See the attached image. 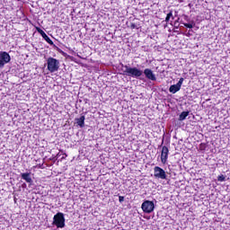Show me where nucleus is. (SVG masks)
<instances>
[{
    "label": "nucleus",
    "mask_w": 230,
    "mask_h": 230,
    "mask_svg": "<svg viewBox=\"0 0 230 230\" xmlns=\"http://www.w3.org/2000/svg\"><path fill=\"white\" fill-rule=\"evenodd\" d=\"M180 19L178 18L175 22L174 24H177V22H179Z\"/></svg>",
    "instance_id": "aec40b11"
},
{
    "label": "nucleus",
    "mask_w": 230,
    "mask_h": 230,
    "mask_svg": "<svg viewBox=\"0 0 230 230\" xmlns=\"http://www.w3.org/2000/svg\"><path fill=\"white\" fill-rule=\"evenodd\" d=\"M119 201L120 202V204H121L122 202H125V197L119 196Z\"/></svg>",
    "instance_id": "a211bd4d"
},
{
    "label": "nucleus",
    "mask_w": 230,
    "mask_h": 230,
    "mask_svg": "<svg viewBox=\"0 0 230 230\" xmlns=\"http://www.w3.org/2000/svg\"><path fill=\"white\" fill-rule=\"evenodd\" d=\"M38 33H40V35H41V37H44L46 35V32H44V31H42V29L37 27L36 28Z\"/></svg>",
    "instance_id": "f3484780"
},
{
    "label": "nucleus",
    "mask_w": 230,
    "mask_h": 230,
    "mask_svg": "<svg viewBox=\"0 0 230 230\" xmlns=\"http://www.w3.org/2000/svg\"><path fill=\"white\" fill-rule=\"evenodd\" d=\"M125 71L127 76H131V78H139V76L143 75V72L141 69L137 67H130L128 66H125Z\"/></svg>",
    "instance_id": "7ed1b4c3"
},
{
    "label": "nucleus",
    "mask_w": 230,
    "mask_h": 230,
    "mask_svg": "<svg viewBox=\"0 0 230 230\" xmlns=\"http://www.w3.org/2000/svg\"><path fill=\"white\" fill-rule=\"evenodd\" d=\"M154 175H155V179H162L163 181H164V179H166V172L164 171V169H163L159 166H155L154 168Z\"/></svg>",
    "instance_id": "423d86ee"
},
{
    "label": "nucleus",
    "mask_w": 230,
    "mask_h": 230,
    "mask_svg": "<svg viewBox=\"0 0 230 230\" xmlns=\"http://www.w3.org/2000/svg\"><path fill=\"white\" fill-rule=\"evenodd\" d=\"M168 154H170V150L166 146H164L162 147V152H161V163L164 164L168 161Z\"/></svg>",
    "instance_id": "6e6552de"
},
{
    "label": "nucleus",
    "mask_w": 230,
    "mask_h": 230,
    "mask_svg": "<svg viewBox=\"0 0 230 230\" xmlns=\"http://www.w3.org/2000/svg\"><path fill=\"white\" fill-rule=\"evenodd\" d=\"M188 116H190V111H182L179 116V120L184 121V119H186V118H188Z\"/></svg>",
    "instance_id": "f8f14e48"
},
{
    "label": "nucleus",
    "mask_w": 230,
    "mask_h": 230,
    "mask_svg": "<svg viewBox=\"0 0 230 230\" xmlns=\"http://www.w3.org/2000/svg\"><path fill=\"white\" fill-rule=\"evenodd\" d=\"M131 28H136V24H132V25H131Z\"/></svg>",
    "instance_id": "412c9836"
},
{
    "label": "nucleus",
    "mask_w": 230,
    "mask_h": 230,
    "mask_svg": "<svg viewBox=\"0 0 230 230\" xmlns=\"http://www.w3.org/2000/svg\"><path fill=\"white\" fill-rule=\"evenodd\" d=\"M52 226H56L58 229H64V227H66V217H64V213L58 212L54 216Z\"/></svg>",
    "instance_id": "f257e3e1"
},
{
    "label": "nucleus",
    "mask_w": 230,
    "mask_h": 230,
    "mask_svg": "<svg viewBox=\"0 0 230 230\" xmlns=\"http://www.w3.org/2000/svg\"><path fill=\"white\" fill-rule=\"evenodd\" d=\"M184 82V78H180L179 82L176 84H172L169 88V93L175 94V93H179L181 91V87H182V83Z\"/></svg>",
    "instance_id": "0eeeda50"
},
{
    "label": "nucleus",
    "mask_w": 230,
    "mask_h": 230,
    "mask_svg": "<svg viewBox=\"0 0 230 230\" xmlns=\"http://www.w3.org/2000/svg\"><path fill=\"white\" fill-rule=\"evenodd\" d=\"M183 19H184V21H187V22L190 21V17L186 14L183 15Z\"/></svg>",
    "instance_id": "6ab92c4d"
},
{
    "label": "nucleus",
    "mask_w": 230,
    "mask_h": 230,
    "mask_svg": "<svg viewBox=\"0 0 230 230\" xmlns=\"http://www.w3.org/2000/svg\"><path fill=\"white\" fill-rule=\"evenodd\" d=\"M22 188H26V183H23V184H22Z\"/></svg>",
    "instance_id": "4be33fe9"
},
{
    "label": "nucleus",
    "mask_w": 230,
    "mask_h": 230,
    "mask_svg": "<svg viewBox=\"0 0 230 230\" xmlns=\"http://www.w3.org/2000/svg\"><path fill=\"white\" fill-rule=\"evenodd\" d=\"M21 177L23 179V181H27L28 184L33 183V180L31 179V172H22Z\"/></svg>",
    "instance_id": "9d476101"
},
{
    "label": "nucleus",
    "mask_w": 230,
    "mask_h": 230,
    "mask_svg": "<svg viewBox=\"0 0 230 230\" xmlns=\"http://www.w3.org/2000/svg\"><path fill=\"white\" fill-rule=\"evenodd\" d=\"M181 24H183V26H185V28H193V25L195 24V22H192V23H185V22H181Z\"/></svg>",
    "instance_id": "dca6fc26"
},
{
    "label": "nucleus",
    "mask_w": 230,
    "mask_h": 230,
    "mask_svg": "<svg viewBox=\"0 0 230 230\" xmlns=\"http://www.w3.org/2000/svg\"><path fill=\"white\" fill-rule=\"evenodd\" d=\"M142 211H144V213H147V215H150V213H152L154 211V209H155V205L154 204L153 201L150 200H145L142 205Z\"/></svg>",
    "instance_id": "39448f33"
},
{
    "label": "nucleus",
    "mask_w": 230,
    "mask_h": 230,
    "mask_svg": "<svg viewBox=\"0 0 230 230\" xmlns=\"http://www.w3.org/2000/svg\"><path fill=\"white\" fill-rule=\"evenodd\" d=\"M170 19H174L173 18V13H172V11H170V13L167 14L166 18H165V22H170Z\"/></svg>",
    "instance_id": "4468645a"
},
{
    "label": "nucleus",
    "mask_w": 230,
    "mask_h": 230,
    "mask_svg": "<svg viewBox=\"0 0 230 230\" xmlns=\"http://www.w3.org/2000/svg\"><path fill=\"white\" fill-rule=\"evenodd\" d=\"M12 57L6 51H0V69H3L6 64H10Z\"/></svg>",
    "instance_id": "20e7f679"
},
{
    "label": "nucleus",
    "mask_w": 230,
    "mask_h": 230,
    "mask_svg": "<svg viewBox=\"0 0 230 230\" xmlns=\"http://www.w3.org/2000/svg\"><path fill=\"white\" fill-rule=\"evenodd\" d=\"M217 181L218 182H226V176L224 174L217 176Z\"/></svg>",
    "instance_id": "2eb2a0df"
},
{
    "label": "nucleus",
    "mask_w": 230,
    "mask_h": 230,
    "mask_svg": "<svg viewBox=\"0 0 230 230\" xmlns=\"http://www.w3.org/2000/svg\"><path fill=\"white\" fill-rule=\"evenodd\" d=\"M44 40H46V42H48V44H49L50 46H55V43H53V40H51V39L49 38V36L48 34H45V36H43Z\"/></svg>",
    "instance_id": "ddd939ff"
},
{
    "label": "nucleus",
    "mask_w": 230,
    "mask_h": 230,
    "mask_svg": "<svg viewBox=\"0 0 230 230\" xmlns=\"http://www.w3.org/2000/svg\"><path fill=\"white\" fill-rule=\"evenodd\" d=\"M47 68L49 73H57L60 69V61L54 58H49L47 59Z\"/></svg>",
    "instance_id": "f03ea898"
},
{
    "label": "nucleus",
    "mask_w": 230,
    "mask_h": 230,
    "mask_svg": "<svg viewBox=\"0 0 230 230\" xmlns=\"http://www.w3.org/2000/svg\"><path fill=\"white\" fill-rule=\"evenodd\" d=\"M76 124L80 127V128H84L85 127V116L82 115L79 119H75Z\"/></svg>",
    "instance_id": "9b49d317"
},
{
    "label": "nucleus",
    "mask_w": 230,
    "mask_h": 230,
    "mask_svg": "<svg viewBox=\"0 0 230 230\" xmlns=\"http://www.w3.org/2000/svg\"><path fill=\"white\" fill-rule=\"evenodd\" d=\"M144 75L147 80H151V82H155L157 80V77L155 76V74H154V71L150 68H146L144 70Z\"/></svg>",
    "instance_id": "1a4fd4ad"
}]
</instances>
